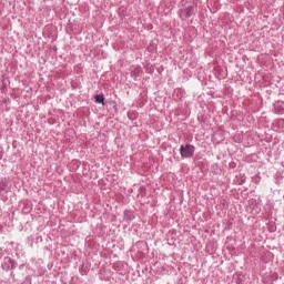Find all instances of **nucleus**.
<instances>
[{"mask_svg": "<svg viewBox=\"0 0 284 284\" xmlns=\"http://www.w3.org/2000/svg\"><path fill=\"white\" fill-rule=\"evenodd\" d=\"M193 8L192 7H189V8H186V12L184 13V12H182L181 14H180V17H182V19H185V18H187V17H192V12H193Z\"/></svg>", "mask_w": 284, "mask_h": 284, "instance_id": "f03ea898", "label": "nucleus"}, {"mask_svg": "<svg viewBox=\"0 0 284 284\" xmlns=\"http://www.w3.org/2000/svg\"><path fill=\"white\" fill-rule=\"evenodd\" d=\"M180 154L183 159H190L194 156V145L192 144L181 145Z\"/></svg>", "mask_w": 284, "mask_h": 284, "instance_id": "f257e3e1", "label": "nucleus"}, {"mask_svg": "<svg viewBox=\"0 0 284 284\" xmlns=\"http://www.w3.org/2000/svg\"><path fill=\"white\" fill-rule=\"evenodd\" d=\"M94 99H95V103H102V105L105 101V98H103V95H95Z\"/></svg>", "mask_w": 284, "mask_h": 284, "instance_id": "7ed1b4c3", "label": "nucleus"}]
</instances>
